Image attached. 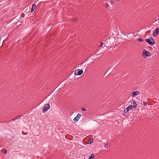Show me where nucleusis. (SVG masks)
Listing matches in <instances>:
<instances>
[{
  "instance_id": "1",
  "label": "nucleus",
  "mask_w": 159,
  "mask_h": 159,
  "mask_svg": "<svg viewBox=\"0 0 159 159\" xmlns=\"http://www.w3.org/2000/svg\"><path fill=\"white\" fill-rule=\"evenodd\" d=\"M151 56V53L145 49H143L142 53V56L145 58H147L148 57H150Z\"/></svg>"
},
{
  "instance_id": "2",
  "label": "nucleus",
  "mask_w": 159,
  "mask_h": 159,
  "mask_svg": "<svg viewBox=\"0 0 159 159\" xmlns=\"http://www.w3.org/2000/svg\"><path fill=\"white\" fill-rule=\"evenodd\" d=\"M150 45H153L155 44V42L152 37H149L145 40Z\"/></svg>"
},
{
  "instance_id": "3",
  "label": "nucleus",
  "mask_w": 159,
  "mask_h": 159,
  "mask_svg": "<svg viewBox=\"0 0 159 159\" xmlns=\"http://www.w3.org/2000/svg\"><path fill=\"white\" fill-rule=\"evenodd\" d=\"M50 107V105L49 103L45 105L43 109V112L44 113L47 111Z\"/></svg>"
},
{
  "instance_id": "4",
  "label": "nucleus",
  "mask_w": 159,
  "mask_h": 159,
  "mask_svg": "<svg viewBox=\"0 0 159 159\" xmlns=\"http://www.w3.org/2000/svg\"><path fill=\"white\" fill-rule=\"evenodd\" d=\"M83 73V70H82L77 69L75 72V75H81Z\"/></svg>"
},
{
  "instance_id": "5",
  "label": "nucleus",
  "mask_w": 159,
  "mask_h": 159,
  "mask_svg": "<svg viewBox=\"0 0 159 159\" xmlns=\"http://www.w3.org/2000/svg\"><path fill=\"white\" fill-rule=\"evenodd\" d=\"M81 116L82 115L80 114H78L77 115V116L73 119V121L76 123L79 120Z\"/></svg>"
},
{
  "instance_id": "6",
  "label": "nucleus",
  "mask_w": 159,
  "mask_h": 159,
  "mask_svg": "<svg viewBox=\"0 0 159 159\" xmlns=\"http://www.w3.org/2000/svg\"><path fill=\"white\" fill-rule=\"evenodd\" d=\"M159 33V29L158 28H156V29L154 30L153 33V36L154 37H156L157 35Z\"/></svg>"
},
{
  "instance_id": "7",
  "label": "nucleus",
  "mask_w": 159,
  "mask_h": 159,
  "mask_svg": "<svg viewBox=\"0 0 159 159\" xmlns=\"http://www.w3.org/2000/svg\"><path fill=\"white\" fill-rule=\"evenodd\" d=\"M139 93V92L138 91L134 92L132 94V96L134 97L138 95Z\"/></svg>"
},
{
  "instance_id": "8",
  "label": "nucleus",
  "mask_w": 159,
  "mask_h": 159,
  "mask_svg": "<svg viewBox=\"0 0 159 159\" xmlns=\"http://www.w3.org/2000/svg\"><path fill=\"white\" fill-rule=\"evenodd\" d=\"M133 108H136L137 107V104H136V101L134 100H133Z\"/></svg>"
},
{
  "instance_id": "9",
  "label": "nucleus",
  "mask_w": 159,
  "mask_h": 159,
  "mask_svg": "<svg viewBox=\"0 0 159 159\" xmlns=\"http://www.w3.org/2000/svg\"><path fill=\"white\" fill-rule=\"evenodd\" d=\"M35 7H36V5L35 4H34L32 5V8L31 9V12H32L34 11Z\"/></svg>"
},
{
  "instance_id": "10",
  "label": "nucleus",
  "mask_w": 159,
  "mask_h": 159,
  "mask_svg": "<svg viewBox=\"0 0 159 159\" xmlns=\"http://www.w3.org/2000/svg\"><path fill=\"white\" fill-rule=\"evenodd\" d=\"M94 155L93 154H92L91 156L89 157L88 159H93L94 157Z\"/></svg>"
},
{
  "instance_id": "11",
  "label": "nucleus",
  "mask_w": 159,
  "mask_h": 159,
  "mask_svg": "<svg viewBox=\"0 0 159 159\" xmlns=\"http://www.w3.org/2000/svg\"><path fill=\"white\" fill-rule=\"evenodd\" d=\"M128 108L129 110H131L133 108V106L132 105H129L127 107Z\"/></svg>"
},
{
  "instance_id": "12",
  "label": "nucleus",
  "mask_w": 159,
  "mask_h": 159,
  "mask_svg": "<svg viewBox=\"0 0 159 159\" xmlns=\"http://www.w3.org/2000/svg\"><path fill=\"white\" fill-rule=\"evenodd\" d=\"M137 40L140 42H143V40L140 38H139Z\"/></svg>"
},
{
  "instance_id": "13",
  "label": "nucleus",
  "mask_w": 159,
  "mask_h": 159,
  "mask_svg": "<svg viewBox=\"0 0 159 159\" xmlns=\"http://www.w3.org/2000/svg\"><path fill=\"white\" fill-rule=\"evenodd\" d=\"M129 109L127 107L124 110V112L125 113H127L129 111Z\"/></svg>"
},
{
  "instance_id": "14",
  "label": "nucleus",
  "mask_w": 159,
  "mask_h": 159,
  "mask_svg": "<svg viewBox=\"0 0 159 159\" xmlns=\"http://www.w3.org/2000/svg\"><path fill=\"white\" fill-rule=\"evenodd\" d=\"M81 110L84 111H86V109L85 107L82 108Z\"/></svg>"
},
{
  "instance_id": "15",
  "label": "nucleus",
  "mask_w": 159,
  "mask_h": 159,
  "mask_svg": "<svg viewBox=\"0 0 159 159\" xmlns=\"http://www.w3.org/2000/svg\"><path fill=\"white\" fill-rule=\"evenodd\" d=\"M93 139H91L89 140V144H91V143H92V142H93Z\"/></svg>"
},
{
  "instance_id": "16",
  "label": "nucleus",
  "mask_w": 159,
  "mask_h": 159,
  "mask_svg": "<svg viewBox=\"0 0 159 159\" xmlns=\"http://www.w3.org/2000/svg\"><path fill=\"white\" fill-rule=\"evenodd\" d=\"M108 2H110L111 3V5L112 6L113 5H114V2L113 1H112L111 0H110V1H109Z\"/></svg>"
},
{
  "instance_id": "17",
  "label": "nucleus",
  "mask_w": 159,
  "mask_h": 159,
  "mask_svg": "<svg viewBox=\"0 0 159 159\" xmlns=\"http://www.w3.org/2000/svg\"><path fill=\"white\" fill-rule=\"evenodd\" d=\"M147 103L146 102H143V104L145 106H146L147 105Z\"/></svg>"
},
{
  "instance_id": "18",
  "label": "nucleus",
  "mask_w": 159,
  "mask_h": 159,
  "mask_svg": "<svg viewBox=\"0 0 159 159\" xmlns=\"http://www.w3.org/2000/svg\"><path fill=\"white\" fill-rule=\"evenodd\" d=\"M2 152L4 154H6L7 153V151L5 149L2 150Z\"/></svg>"
},
{
  "instance_id": "19",
  "label": "nucleus",
  "mask_w": 159,
  "mask_h": 159,
  "mask_svg": "<svg viewBox=\"0 0 159 159\" xmlns=\"http://www.w3.org/2000/svg\"><path fill=\"white\" fill-rule=\"evenodd\" d=\"M20 116H19L17 117H16L15 119H12V120H13V121H15L16 119H18V118L19 117H20Z\"/></svg>"
},
{
  "instance_id": "20",
  "label": "nucleus",
  "mask_w": 159,
  "mask_h": 159,
  "mask_svg": "<svg viewBox=\"0 0 159 159\" xmlns=\"http://www.w3.org/2000/svg\"><path fill=\"white\" fill-rule=\"evenodd\" d=\"M106 6L107 8H108L109 7V5L107 2H106Z\"/></svg>"
},
{
  "instance_id": "21",
  "label": "nucleus",
  "mask_w": 159,
  "mask_h": 159,
  "mask_svg": "<svg viewBox=\"0 0 159 159\" xmlns=\"http://www.w3.org/2000/svg\"><path fill=\"white\" fill-rule=\"evenodd\" d=\"M103 44H103V43L102 42V43H101V45H100V46L101 47H102V48H103V47H103Z\"/></svg>"
},
{
  "instance_id": "22",
  "label": "nucleus",
  "mask_w": 159,
  "mask_h": 159,
  "mask_svg": "<svg viewBox=\"0 0 159 159\" xmlns=\"http://www.w3.org/2000/svg\"><path fill=\"white\" fill-rule=\"evenodd\" d=\"M107 143H105V145H104V147L105 148H107Z\"/></svg>"
},
{
  "instance_id": "23",
  "label": "nucleus",
  "mask_w": 159,
  "mask_h": 159,
  "mask_svg": "<svg viewBox=\"0 0 159 159\" xmlns=\"http://www.w3.org/2000/svg\"><path fill=\"white\" fill-rule=\"evenodd\" d=\"M120 0H116V2H119V1H120Z\"/></svg>"
},
{
  "instance_id": "24",
  "label": "nucleus",
  "mask_w": 159,
  "mask_h": 159,
  "mask_svg": "<svg viewBox=\"0 0 159 159\" xmlns=\"http://www.w3.org/2000/svg\"><path fill=\"white\" fill-rule=\"evenodd\" d=\"M76 20V19H74V21H75Z\"/></svg>"
},
{
  "instance_id": "25",
  "label": "nucleus",
  "mask_w": 159,
  "mask_h": 159,
  "mask_svg": "<svg viewBox=\"0 0 159 159\" xmlns=\"http://www.w3.org/2000/svg\"><path fill=\"white\" fill-rule=\"evenodd\" d=\"M22 134L23 135H24V134H23V131H22Z\"/></svg>"
},
{
  "instance_id": "26",
  "label": "nucleus",
  "mask_w": 159,
  "mask_h": 159,
  "mask_svg": "<svg viewBox=\"0 0 159 159\" xmlns=\"http://www.w3.org/2000/svg\"><path fill=\"white\" fill-rule=\"evenodd\" d=\"M158 17H159V14H158Z\"/></svg>"
}]
</instances>
